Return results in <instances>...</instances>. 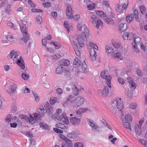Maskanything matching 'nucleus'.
Masks as SVG:
<instances>
[{
	"instance_id": "f257e3e1",
	"label": "nucleus",
	"mask_w": 147,
	"mask_h": 147,
	"mask_svg": "<svg viewBox=\"0 0 147 147\" xmlns=\"http://www.w3.org/2000/svg\"><path fill=\"white\" fill-rule=\"evenodd\" d=\"M78 30L82 31L84 30V32H82L80 35L77 36L76 39L79 44L80 47H84L85 40L87 38V36L88 34V31L87 28L84 25L79 24L78 26Z\"/></svg>"
},
{
	"instance_id": "f03ea898",
	"label": "nucleus",
	"mask_w": 147,
	"mask_h": 147,
	"mask_svg": "<svg viewBox=\"0 0 147 147\" xmlns=\"http://www.w3.org/2000/svg\"><path fill=\"white\" fill-rule=\"evenodd\" d=\"M85 102V98L82 96H78L71 101V106L73 108H77L83 104Z\"/></svg>"
},
{
	"instance_id": "7ed1b4c3",
	"label": "nucleus",
	"mask_w": 147,
	"mask_h": 147,
	"mask_svg": "<svg viewBox=\"0 0 147 147\" xmlns=\"http://www.w3.org/2000/svg\"><path fill=\"white\" fill-rule=\"evenodd\" d=\"M20 25L23 36V37L21 39V40H23L25 43H26L29 38L28 34L27 32L26 26L25 24L22 23H20Z\"/></svg>"
},
{
	"instance_id": "20e7f679",
	"label": "nucleus",
	"mask_w": 147,
	"mask_h": 147,
	"mask_svg": "<svg viewBox=\"0 0 147 147\" xmlns=\"http://www.w3.org/2000/svg\"><path fill=\"white\" fill-rule=\"evenodd\" d=\"M108 72L106 70H104L102 71L100 73V76L101 78L105 79L106 80V82L107 86L109 88L111 87V76L110 75L108 76Z\"/></svg>"
},
{
	"instance_id": "39448f33",
	"label": "nucleus",
	"mask_w": 147,
	"mask_h": 147,
	"mask_svg": "<svg viewBox=\"0 0 147 147\" xmlns=\"http://www.w3.org/2000/svg\"><path fill=\"white\" fill-rule=\"evenodd\" d=\"M89 45L91 47L90 50V53L91 59L92 61H94L96 59V52L94 49L98 50V46L94 43L90 42L89 43Z\"/></svg>"
},
{
	"instance_id": "423d86ee",
	"label": "nucleus",
	"mask_w": 147,
	"mask_h": 147,
	"mask_svg": "<svg viewBox=\"0 0 147 147\" xmlns=\"http://www.w3.org/2000/svg\"><path fill=\"white\" fill-rule=\"evenodd\" d=\"M61 112L62 110L61 109H57L55 114L52 115V118L55 119L56 121H62L65 114L63 113L62 115L59 116V115L61 113Z\"/></svg>"
},
{
	"instance_id": "0eeeda50",
	"label": "nucleus",
	"mask_w": 147,
	"mask_h": 147,
	"mask_svg": "<svg viewBox=\"0 0 147 147\" xmlns=\"http://www.w3.org/2000/svg\"><path fill=\"white\" fill-rule=\"evenodd\" d=\"M144 122L143 119H140L139 121V124H136L135 126V131L136 133L138 135H140L142 133L141 127Z\"/></svg>"
},
{
	"instance_id": "6e6552de",
	"label": "nucleus",
	"mask_w": 147,
	"mask_h": 147,
	"mask_svg": "<svg viewBox=\"0 0 147 147\" xmlns=\"http://www.w3.org/2000/svg\"><path fill=\"white\" fill-rule=\"evenodd\" d=\"M115 101L116 103V106L117 108L119 111H121L123 108V101L121 98L118 97L117 98Z\"/></svg>"
},
{
	"instance_id": "1a4fd4ad",
	"label": "nucleus",
	"mask_w": 147,
	"mask_h": 147,
	"mask_svg": "<svg viewBox=\"0 0 147 147\" xmlns=\"http://www.w3.org/2000/svg\"><path fill=\"white\" fill-rule=\"evenodd\" d=\"M66 6L67 7L66 15L68 18L71 19L73 17L74 11L72 10V9L70 4H67Z\"/></svg>"
},
{
	"instance_id": "9d476101",
	"label": "nucleus",
	"mask_w": 147,
	"mask_h": 147,
	"mask_svg": "<svg viewBox=\"0 0 147 147\" xmlns=\"http://www.w3.org/2000/svg\"><path fill=\"white\" fill-rule=\"evenodd\" d=\"M39 115L38 113H35L33 114L34 117H33L31 114H30L29 115V117L28 119L29 122L32 124H34L35 121L37 120Z\"/></svg>"
},
{
	"instance_id": "9b49d317",
	"label": "nucleus",
	"mask_w": 147,
	"mask_h": 147,
	"mask_svg": "<svg viewBox=\"0 0 147 147\" xmlns=\"http://www.w3.org/2000/svg\"><path fill=\"white\" fill-rule=\"evenodd\" d=\"M18 53L13 51L11 52L9 54L8 56L7 57L9 59H12L14 61H16L18 56Z\"/></svg>"
},
{
	"instance_id": "f8f14e48",
	"label": "nucleus",
	"mask_w": 147,
	"mask_h": 147,
	"mask_svg": "<svg viewBox=\"0 0 147 147\" xmlns=\"http://www.w3.org/2000/svg\"><path fill=\"white\" fill-rule=\"evenodd\" d=\"M89 111V109L88 108L81 107L76 111V113L78 116H81L82 113H85Z\"/></svg>"
},
{
	"instance_id": "ddd939ff",
	"label": "nucleus",
	"mask_w": 147,
	"mask_h": 147,
	"mask_svg": "<svg viewBox=\"0 0 147 147\" xmlns=\"http://www.w3.org/2000/svg\"><path fill=\"white\" fill-rule=\"evenodd\" d=\"M98 92L102 96L106 97L108 94L109 90L107 86H105L102 90H99Z\"/></svg>"
},
{
	"instance_id": "4468645a",
	"label": "nucleus",
	"mask_w": 147,
	"mask_h": 147,
	"mask_svg": "<svg viewBox=\"0 0 147 147\" xmlns=\"http://www.w3.org/2000/svg\"><path fill=\"white\" fill-rule=\"evenodd\" d=\"M134 36L133 34L131 33L129 34L128 32H126L123 34V38L124 40H131Z\"/></svg>"
},
{
	"instance_id": "2eb2a0df",
	"label": "nucleus",
	"mask_w": 147,
	"mask_h": 147,
	"mask_svg": "<svg viewBox=\"0 0 147 147\" xmlns=\"http://www.w3.org/2000/svg\"><path fill=\"white\" fill-rule=\"evenodd\" d=\"M127 81L131 85V88L132 90H134L136 88V85L133 81V79L129 77L127 78Z\"/></svg>"
},
{
	"instance_id": "dca6fc26",
	"label": "nucleus",
	"mask_w": 147,
	"mask_h": 147,
	"mask_svg": "<svg viewBox=\"0 0 147 147\" xmlns=\"http://www.w3.org/2000/svg\"><path fill=\"white\" fill-rule=\"evenodd\" d=\"M127 26V25L126 23H121L119 26L118 29L121 32H123L126 30Z\"/></svg>"
},
{
	"instance_id": "f3484780",
	"label": "nucleus",
	"mask_w": 147,
	"mask_h": 147,
	"mask_svg": "<svg viewBox=\"0 0 147 147\" xmlns=\"http://www.w3.org/2000/svg\"><path fill=\"white\" fill-rule=\"evenodd\" d=\"M70 121L73 124H77L80 123V119L76 117H72L70 119Z\"/></svg>"
},
{
	"instance_id": "a211bd4d",
	"label": "nucleus",
	"mask_w": 147,
	"mask_h": 147,
	"mask_svg": "<svg viewBox=\"0 0 147 147\" xmlns=\"http://www.w3.org/2000/svg\"><path fill=\"white\" fill-rule=\"evenodd\" d=\"M69 64V61L67 59H62L59 61V65H60L67 66Z\"/></svg>"
},
{
	"instance_id": "6ab92c4d",
	"label": "nucleus",
	"mask_w": 147,
	"mask_h": 147,
	"mask_svg": "<svg viewBox=\"0 0 147 147\" xmlns=\"http://www.w3.org/2000/svg\"><path fill=\"white\" fill-rule=\"evenodd\" d=\"M81 63V61L78 58L76 57L73 63L74 67H75L79 66Z\"/></svg>"
},
{
	"instance_id": "aec40b11",
	"label": "nucleus",
	"mask_w": 147,
	"mask_h": 147,
	"mask_svg": "<svg viewBox=\"0 0 147 147\" xmlns=\"http://www.w3.org/2000/svg\"><path fill=\"white\" fill-rule=\"evenodd\" d=\"M114 56L115 59L118 61H119L120 60H122L123 59L122 56L120 53H116L114 54Z\"/></svg>"
},
{
	"instance_id": "412c9836",
	"label": "nucleus",
	"mask_w": 147,
	"mask_h": 147,
	"mask_svg": "<svg viewBox=\"0 0 147 147\" xmlns=\"http://www.w3.org/2000/svg\"><path fill=\"white\" fill-rule=\"evenodd\" d=\"M134 16L133 14H130L128 15L126 17V20L127 22H129L134 20Z\"/></svg>"
},
{
	"instance_id": "4be33fe9",
	"label": "nucleus",
	"mask_w": 147,
	"mask_h": 147,
	"mask_svg": "<svg viewBox=\"0 0 147 147\" xmlns=\"http://www.w3.org/2000/svg\"><path fill=\"white\" fill-rule=\"evenodd\" d=\"M58 99L56 97H52L50 99V104L51 105H53L55 103H57L59 102Z\"/></svg>"
},
{
	"instance_id": "5701e85b",
	"label": "nucleus",
	"mask_w": 147,
	"mask_h": 147,
	"mask_svg": "<svg viewBox=\"0 0 147 147\" xmlns=\"http://www.w3.org/2000/svg\"><path fill=\"white\" fill-rule=\"evenodd\" d=\"M128 122L125 121V122L123 121V123L124 126L127 129L131 131V128L130 126L129 122Z\"/></svg>"
},
{
	"instance_id": "b1692460",
	"label": "nucleus",
	"mask_w": 147,
	"mask_h": 147,
	"mask_svg": "<svg viewBox=\"0 0 147 147\" xmlns=\"http://www.w3.org/2000/svg\"><path fill=\"white\" fill-rule=\"evenodd\" d=\"M73 94L75 96L78 95L79 94V90L78 88L75 85L72 88Z\"/></svg>"
},
{
	"instance_id": "393cba45",
	"label": "nucleus",
	"mask_w": 147,
	"mask_h": 147,
	"mask_svg": "<svg viewBox=\"0 0 147 147\" xmlns=\"http://www.w3.org/2000/svg\"><path fill=\"white\" fill-rule=\"evenodd\" d=\"M17 88V85L15 84H13L11 86V90L12 93H14L16 92Z\"/></svg>"
},
{
	"instance_id": "a878e982",
	"label": "nucleus",
	"mask_w": 147,
	"mask_h": 147,
	"mask_svg": "<svg viewBox=\"0 0 147 147\" xmlns=\"http://www.w3.org/2000/svg\"><path fill=\"white\" fill-rule=\"evenodd\" d=\"M103 19L105 20V22L107 24H111L113 23V22L112 18H108L106 16H105L104 17Z\"/></svg>"
},
{
	"instance_id": "bb28decb",
	"label": "nucleus",
	"mask_w": 147,
	"mask_h": 147,
	"mask_svg": "<svg viewBox=\"0 0 147 147\" xmlns=\"http://www.w3.org/2000/svg\"><path fill=\"white\" fill-rule=\"evenodd\" d=\"M87 122L88 123V124L91 128L96 123L92 120L89 119L87 118L86 119Z\"/></svg>"
},
{
	"instance_id": "cd10ccee",
	"label": "nucleus",
	"mask_w": 147,
	"mask_h": 147,
	"mask_svg": "<svg viewBox=\"0 0 147 147\" xmlns=\"http://www.w3.org/2000/svg\"><path fill=\"white\" fill-rule=\"evenodd\" d=\"M91 129L94 131H99L100 129V127L96 123L93 126Z\"/></svg>"
},
{
	"instance_id": "c85d7f7f",
	"label": "nucleus",
	"mask_w": 147,
	"mask_h": 147,
	"mask_svg": "<svg viewBox=\"0 0 147 147\" xmlns=\"http://www.w3.org/2000/svg\"><path fill=\"white\" fill-rule=\"evenodd\" d=\"M51 44H53L55 46V48L56 49H59L61 47L60 44L57 42H54L53 41H51L50 42Z\"/></svg>"
},
{
	"instance_id": "c756f323",
	"label": "nucleus",
	"mask_w": 147,
	"mask_h": 147,
	"mask_svg": "<svg viewBox=\"0 0 147 147\" xmlns=\"http://www.w3.org/2000/svg\"><path fill=\"white\" fill-rule=\"evenodd\" d=\"M96 5L94 3H92L90 4H89L87 5V7L88 10H92L94 9Z\"/></svg>"
},
{
	"instance_id": "7c9ffc66",
	"label": "nucleus",
	"mask_w": 147,
	"mask_h": 147,
	"mask_svg": "<svg viewBox=\"0 0 147 147\" xmlns=\"http://www.w3.org/2000/svg\"><path fill=\"white\" fill-rule=\"evenodd\" d=\"M63 67L59 66L57 68L56 71V73L57 74H60L62 73L63 71Z\"/></svg>"
},
{
	"instance_id": "2f4dec72",
	"label": "nucleus",
	"mask_w": 147,
	"mask_h": 147,
	"mask_svg": "<svg viewBox=\"0 0 147 147\" xmlns=\"http://www.w3.org/2000/svg\"><path fill=\"white\" fill-rule=\"evenodd\" d=\"M125 121L131 122L132 121V117L130 115L127 114L125 116Z\"/></svg>"
},
{
	"instance_id": "473e14b6",
	"label": "nucleus",
	"mask_w": 147,
	"mask_h": 147,
	"mask_svg": "<svg viewBox=\"0 0 147 147\" xmlns=\"http://www.w3.org/2000/svg\"><path fill=\"white\" fill-rule=\"evenodd\" d=\"M106 51L109 53H113L114 52V50L112 47L108 46L106 47Z\"/></svg>"
},
{
	"instance_id": "72a5a7b5",
	"label": "nucleus",
	"mask_w": 147,
	"mask_h": 147,
	"mask_svg": "<svg viewBox=\"0 0 147 147\" xmlns=\"http://www.w3.org/2000/svg\"><path fill=\"white\" fill-rule=\"evenodd\" d=\"M96 13L99 16L103 17L104 18L105 16V13L102 11H96Z\"/></svg>"
},
{
	"instance_id": "f704fd0d",
	"label": "nucleus",
	"mask_w": 147,
	"mask_h": 147,
	"mask_svg": "<svg viewBox=\"0 0 147 147\" xmlns=\"http://www.w3.org/2000/svg\"><path fill=\"white\" fill-rule=\"evenodd\" d=\"M97 20V18L95 15H93L91 16V22L94 24H95L96 23V21Z\"/></svg>"
},
{
	"instance_id": "c9c22d12",
	"label": "nucleus",
	"mask_w": 147,
	"mask_h": 147,
	"mask_svg": "<svg viewBox=\"0 0 147 147\" xmlns=\"http://www.w3.org/2000/svg\"><path fill=\"white\" fill-rule=\"evenodd\" d=\"M17 63L18 65L20 66L22 69H24L25 68L24 64L21 62L20 60H18L17 61Z\"/></svg>"
},
{
	"instance_id": "e433bc0d",
	"label": "nucleus",
	"mask_w": 147,
	"mask_h": 147,
	"mask_svg": "<svg viewBox=\"0 0 147 147\" xmlns=\"http://www.w3.org/2000/svg\"><path fill=\"white\" fill-rule=\"evenodd\" d=\"M141 12L143 14H144L146 11V9L145 7L143 5L140 6V7Z\"/></svg>"
},
{
	"instance_id": "4c0bfd02",
	"label": "nucleus",
	"mask_w": 147,
	"mask_h": 147,
	"mask_svg": "<svg viewBox=\"0 0 147 147\" xmlns=\"http://www.w3.org/2000/svg\"><path fill=\"white\" fill-rule=\"evenodd\" d=\"M113 46L116 48H118L120 47L121 44L120 42L114 41L112 42Z\"/></svg>"
},
{
	"instance_id": "58836bf2",
	"label": "nucleus",
	"mask_w": 147,
	"mask_h": 147,
	"mask_svg": "<svg viewBox=\"0 0 147 147\" xmlns=\"http://www.w3.org/2000/svg\"><path fill=\"white\" fill-rule=\"evenodd\" d=\"M132 45L133 48L134 52L136 53H138L139 51L138 49V48L137 45L136 44L135 45L132 44Z\"/></svg>"
},
{
	"instance_id": "ea45409f",
	"label": "nucleus",
	"mask_w": 147,
	"mask_h": 147,
	"mask_svg": "<svg viewBox=\"0 0 147 147\" xmlns=\"http://www.w3.org/2000/svg\"><path fill=\"white\" fill-rule=\"evenodd\" d=\"M75 46V47H74V49L75 52L77 56H79L80 55V53L78 49L77 46L76 45Z\"/></svg>"
},
{
	"instance_id": "a19ab883",
	"label": "nucleus",
	"mask_w": 147,
	"mask_h": 147,
	"mask_svg": "<svg viewBox=\"0 0 147 147\" xmlns=\"http://www.w3.org/2000/svg\"><path fill=\"white\" fill-rule=\"evenodd\" d=\"M61 57V55L59 53H57L56 54L52 56V59L54 60L58 59L60 58Z\"/></svg>"
},
{
	"instance_id": "79ce46f5",
	"label": "nucleus",
	"mask_w": 147,
	"mask_h": 147,
	"mask_svg": "<svg viewBox=\"0 0 147 147\" xmlns=\"http://www.w3.org/2000/svg\"><path fill=\"white\" fill-rule=\"evenodd\" d=\"M11 119V116L10 114L8 115L5 118V121L8 123L10 122Z\"/></svg>"
},
{
	"instance_id": "37998d69",
	"label": "nucleus",
	"mask_w": 147,
	"mask_h": 147,
	"mask_svg": "<svg viewBox=\"0 0 147 147\" xmlns=\"http://www.w3.org/2000/svg\"><path fill=\"white\" fill-rule=\"evenodd\" d=\"M62 121H63V122L65 124H68L69 123V121L65 114L64 115V117Z\"/></svg>"
},
{
	"instance_id": "c03bdc74",
	"label": "nucleus",
	"mask_w": 147,
	"mask_h": 147,
	"mask_svg": "<svg viewBox=\"0 0 147 147\" xmlns=\"http://www.w3.org/2000/svg\"><path fill=\"white\" fill-rule=\"evenodd\" d=\"M55 127L58 128H60L62 129H63L65 127V125L62 123H57L55 125Z\"/></svg>"
},
{
	"instance_id": "a18cd8bd",
	"label": "nucleus",
	"mask_w": 147,
	"mask_h": 147,
	"mask_svg": "<svg viewBox=\"0 0 147 147\" xmlns=\"http://www.w3.org/2000/svg\"><path fill=\"white\" fill-rule=\"evenodd\" d=\"M88 66L86 62L84 61L82 65V69L84 71H85L87 69Z\"/></svg>"
},
{
	"instance_id": "49530a36",
	"label": "nucleus",
	"mask_w": 147,
	"mask_h": 147,
	"mask_svg": "<svg viewBox=\"0 0 147 147\" xmlns=\"http://www.w3.org/2000/svg\"><path fill=\"white\" fill-rule=\"evenodd\" d=\"M134 13L135 16V19L136 20L139 21L138 19V10L136 9H134Z\"/></svg>"
},
{
	"instance_id": "de8ad7c7",
	"label": "nucleus",
	"mask_w": 147,
	"mask_h": 147,
	"mask_svg": "<svg viewBox=\"0 0 147 147\" xmlns=\"http://www.w3.org/2000/svg\"><path fill=\"white\" fill-rule=\"evenodd\" d=\"M102 25V20H101L98 19L97 20V24L96 25V27L97 28H99V26H101Z\"/></svg>"
},
{
	"instance_id": "09e8293b",
	"label": "nucleus",
	"mask_w": 147,
	"mask_h": 147,
	"mask_svg": "<svg viewBox=\"0 0 147 147\" xmlns=\"http://www.w3.org/2000/svg\"><path fill=\"white\" fill-rule=\"evenodd\" d=\"M64 25L66 28L67 29V30L68 31V32H69V28L71 26H70L69 27V25L68 24V23L67 22L65 21L64 22Z\"/></svg>"
},
{
	"instance_id": "8fccbe9b",
	"label": "nucleus",
	"mask_w": 147,
	"mask_h": 147,
	"mask_svg": "<svg viewBox=\"0 0 147 147\" xmlns=\"http://www.w3.org/2000/svg\"><path fill=\"white\" fill-rule=\"evenodd\" d=\"M138 140L145 147H147V141H145L143 139H139Z\"/></svg>"
},
{
	"instance_id": "3c124183",
	"label": "nucleus",
	"mask_w": 147,
	"mask_h": 147,
	"mask_svg": "<svg viewBox=\"0 0 147 147\" xmlns=\"http://www.w3.org/2000/svg\"><path fill=\"white\" fill-rule=\"evenodd\" d=\"M6 38L8 41L10 42H12L13 40V37L11 35H8Z\"/></svg>"
},
{
	"instance_id": "603ef678",
	"label": "nucleus",
	"mask_w": 147,
	"mask_h": 147,
	"mask_svg": "<svg viewBox=\"0 0 147 147\" xmlns=\"http://www.w3.org/2000/svg\"><path fill=\"white\" fill-rule=\"evenodd\" d=\"M140 38L139 37H137L136 38H134V42L135 43L134 45L136 44V43H138L140 41Z\"/></svg>"
},
{
	"instance_id": "864d4df0",
	"label": "nucleus",
	"mask_w": 147,
	"mask_h": 147,
	"mask_svg": "<svg viewBox=\"0 0 147 147\" xmlns=\"http://www.w3.org/2000/svg\"><path fill=\"white\" fill-rule=\"evenodd\" d=\"M60 137L62 140H64L65 141L69 142V140L63 134H60Z\"/></svg>"
},
{
	"instance_id": "5fc2aeb1",
	"label": "nucleus",
	"mask_w": 147,
	"mask_h": 147,
	"mask_svg": "<svg viewBox=\"0 0 147 147\" xmlns=\"http://www.w3.org/2000/svg\"><path fill=\"white\" fill-rule=\"evenodd\" d=\"M35 98V100L37 102L39 101V98L38 96L36 93L34 92H32Z\"/></svg>"
},
{
	"instance_id": "6e6d98bb",
	"label": "nucleus",
	"mask_w": 147,
	"mask_h": 147,
	"mask_svg": "<svg viewBox=\"0 0 147 147\" xmlns=\"http://www.w3.org/2000/svg\"><path fill=\"white\" fill-rule=\"evenodd\" d=\"M75 147H83V144L81 142H77L74 144Z\"/></svg>"
},
{
	"instance_id": "4d7b16f0",
	"label": "nucleus",
	"mask_w": 147,
	"mask_h": 147,
	"mask_svg": "<svg viewBox=\"0 0 147 147\" xmlns=\"http://www.w3.org/2000/svg\"><path fill=\"white\" fill-rule=\"evenodd\" d=\"M129 106L130 109H135L137 107V105L136 103H131L129 105Z\"/></svg>"
},
{
	"instance_id": "13d9d810",
	"label": "nucleus",
	"mask_w": 147,
	"mask_h": 147,
	"mask_svg": "<svg viewBox=\"0 0 147 147\" xmlns=\"http://www.w3.org/2000/svg\"><path fill=\"white\" fill-rule=\"evenodd\" d=\"M36 20L38 24H40L42 22V18L40 16L36 17Z\"/></svg>"
},
{
	"instance_id": "bf43d9fd",
	"label": "nucleus",
	"mask_w": 147,
	"mask_h": 147,
	"mask_svg": "<svg viewBox=\"0 0 147 147\" xmlns=\"http://www.w3.org/2000/svg\"><path fill=\"white\" fill-rule=\"evenodd\" d=\"M40 127L43 129H47L48 127L47 125L43 123H40Z\"/></svg>"
},
{
	"instance_id": "052dcab7",
	"label": "nucleus",
	"mask_w": 147,
	"mask_h": 147,
	"mask_svg": "<svg viewBox=\"0 0 147 147\" xmlns=\"http://www.w3.org/2000/svg\"><path fill=\"white\" fill-rule=\"evenodd\" d=\"M128 5V1H126L125 3H123L122 4V8L124 9H126Z\"/></svg>"
},
{
	"instance_id": "680f3d73",
	"label": "nucleus",
	"mask_w": 147,
	"mask_h": 147,
	"mask_svg": "<svg viewBox=\"0 0 147 147\" xmlns=\"http://www.w3.org/2000/svg\"><path fill=\"white\" fill-rule=\"evenodd\" d=\"M53 130L55 132L58 134L62 133L63 132V131L62 130H60L56 128H53Z\"/></svg>"
},
{
	"instance_id": "e2e57ef3",
	"label": "nucleus",
	"mask_w": 147,
	"mask_h": 147,
	"mask_svg": "<svg viewBox=\"0 0 147 147\" xmlns=\"http://www.w3.org/2000/svg\"><path fill=\"white\" fill-rule=\"evenodd\" d=\"M22 76L23 79L24 80H27L29 78L28 75L26 74L23 73Z\"/></svg>"
},
{
	"instance_id": "0e129e2a",
	"label": "nucleus",
	"mask_w": 147,
	"mask_h": 147,
	"mask_svg": "<svg viewBox=\"0 0 147 147\" xmlns=\"http://www.w3.org/2000/svg\"><path fill=\"white\" fill-rule=\"evenodd\" d=\"M12 119L13 121L16 122H18L20 121L19 119L16 116L13 117Z\"/></svg>"
},
{
	"instance_id": "69168bd1",
	"label": "nucleus",
	"mask_w": 147,
	"mask_h": 147,
	"mask_svg": "<svg viewBox=\"0 0 147 147\" xmlns=\"http://www.w3.org/2000/svg\"><path fill=\"white\" fill-rule=\"evenodd\" d=\"M39 109L41 110V111L39 112L40 114V115L45 113L47 112V110H46L44 108H42V109Z\"/></svg>"
},
{
	"instance_id": "338daca9",
	"label": "nucleus",
	"mask_w": 147,
	"mask_h": 147,
	"mask_svg": "<svg viewBox=\"0 0 147 147\" xmlns=\"http://www.w3.org/2000/svg\"><path fill=\"white\" fill-rule=\"evenodd\" d=\"M102 5L104 7H108L109 6V5L108 2L107 1H104L102 3Z\"/></svg>"
},
{
	"instance_id": "774afa93",
	"label": "nucleus",
	"mask_w": 147,
	"mask_h": 147,
	"mask_svg": "<svg viewBox=\"0 0 147 147\" xmlns=\"http://www.w3.org/2000/svg\"><path fill=\"white\" fill-rule=\"evenodd\" d=\"M118 81L119 82L122 84H123L125 83V81L122 78H118Z\"/></svg>"
}]
</instances>
